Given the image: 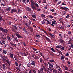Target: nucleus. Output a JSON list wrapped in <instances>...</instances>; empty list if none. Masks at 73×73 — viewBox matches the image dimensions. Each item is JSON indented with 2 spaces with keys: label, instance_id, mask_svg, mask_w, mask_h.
Masks as SVG:
<instances>
[{
  "label": "nucleus",
  "instance_id": "obj_1",
  "mask_svg": "<svg viewBox=\"0 0 73 73\" xmlns=\"http://www.w3.org/2000/svg\"><path fill=\"white\" fill-rule=\"evenodd\" d=\"M17 28V27L14 25L13 26V27L12 28V30L13 31V32H16V29Z\"/></svg>",
  "mask_w": 73,
  "mask_h": 73
},
{
  "label": "nucleus",
  "instance_id": "obj_2",
  "mask_svg": "<svg viewBox=\"0 0 73 73\" xmlns=\"http://www.w3.org/2000/svg\"><path fill=\"white\" fill-rule=\"evenodd\" d=\"M59 41L60 43H63V44L65 43V42L62 39L60 38L59 39Z\"/></svg>",
  "mask_w": 73,
  "mask_h": 73
},
{
  "label": "nucleus",
  "instance_id": "obj_3",
  "mask_svg": "<svg viewBox=\"0 0 73 73\" xmlns=\"http://www.w3.org/2000/svg\"><path fill=\"white\" fill-rule=\"evenodd\" d=\"M2 58L3 59V61H5V62H7V60L8 59V58H7V57L3 56L2 57Z\"/></svg>",
  "mask_w": 73,
  "mask_h": 73
},
{
  "label": "nucleus",
  "instance_id": "obj_4",
  "mask_svg": "<svg viewBox=\"0 0 73 73\" xmlns=\"http://www.w3.org/2000/svg\"><path fill=\"white\" fill-rule=\"evenodd\" d=\"M60 9H64V11H67L68 9H69L67 7H60Z\"/></svg>",
  "mask_w": 73,
  "mask_h": 73
},
{
  "label": "nucleus",
  "instance_id": "obj_5",
  "mask_svg": "<svg viewBox=\"0 0 73 73\" xmlns=\"http://www.w3.org/2000/svg\"><path fill=\"white\" fill-rule=\"evenodd\" d=\"M28 29H29L30 32H33V28L30 27L29 26H28Z\"/></svg>",
  "mask_w": 73,
  "mask_h": 73
},
{
  "label": "nucleus",
  "instance_id": "obj_6",
  "mask_svg": "<svg viewBox=\"0 0 73 73\" xmlns=\"http://www.w3.org/2000/svg\"><path fill=\"white\" fill-rule=\"evenodd\" d=\"M16 36L18 38H21V35H20V34H19L18 33H17L15 34Z\"/></svg>",
  "mask_w": 73,
  "mask_h": 73
},
{
  "label": "nucleus",
  "instance_id": "obj_7",
  "mask_svg": "<svg viewBox=\"0 0 73 73\" xmlns=\"http://www.w3.org/2000/svg\"><path fill=\"white\" fill-rule=\"evenodd\" d=\"M31 65H32L35 66V65H36V63H35V62L33 60L31 62Z\"/></svg>",
  "mask_w": 73,
  "mask_h": 73
},
{
  "label": "nucleus",
  "instance_id": "obj_8",
  "mask_svg": "<svg viewBox=\"0 0 73 73\" xmlns=\"http://www.w3.org/2000/svg\"><path fill=\"white\" fill-rule=\"evenodd\" d=\"M11 13H13V12H17V10H16V9H12L11 10Z\"/></svg>",
  "mask_w": 73,
  "mask_h": 73
},
{
  "label": "nucleus",
  "instance_id": "obj_9",
  "mask_svg": "<svg viewBox=\"0 0 73 73\" xmlns=\"http://www.w3.org/2000/svg\"><path fill=\"white\" fill-rule=\"evenodd\" d=\"M44 37L45 38V39H46L47 41H48V42H49V41H50V39L48 38L46 36H44Z\"/></svg>",
  "mask_w": 73,
  "mask_h": 73
},
{
  "label": "nucleus",
  "instance_id": "obj_10",
  "mask_svg": "<svg viewBox=\"0 0 73 73\" xmlns=\"http://www.w3.org/2000/svg\"><path fill=\"white\" fill-rule=\"evenodd\" d=\"M8 31H9V30L7 29H4L3 30V32H4V33H8Z\"/></svg>",
  "mask_w": 73,
  "mask_h": 73
},
{
  "label": "nucleus",
  "instance_id": "obj_11",
  "mask_svg": "<svg viewBox=\"0 0 73 73\" xmlns=\"http://www.w3.org/2000/svg\"><path fill=\"white\" fill-rule=\"evenodd\" d=\"M31 5H35V2L31 0Z\"/></svg>",
  "mask_w": 73,
  "mask_h": 73
},
{
  "label": "nucleus",
  "instance_id": "obj_12",
  "mask_svg": "<svg viewBox=\"0 0 73 73\" xmlns=\"http://www.w3.org/2000/svg\"><path fill=\"white\" fill-rule=\"evenodd\" d=\"M6 10L7 11H11V7H9L7 8Z\"/></svg>",
  "mask_w": 73,
  "mask_h": 73
},
{
  "label": "nucleus",
  "instance_id": "obj_13",
  "mask_svg": "<svg viewBox=\"0 0 73 73\" xmlns=\"http://www.w3.org/2000/svg\"><path fill=\"white\" fill-rule=\"evenodd\" d=\"M48 35H50V37H54V35H53L52 34L50 33H48Z\"/></svg>",
  "mask_w": 73,
  "mask_h": 73
},
{
  "label": "nucleus",
  "instance_id": "obj_14",
  "mask_svg": "<svg viewBox=\"0 0 73 73\" xmlns=\"http://www.w3.org/2000/svg\"><path fill=\"white\" fill-rule=\"evenodd\" d=\"M49 68H53V64H49Z\"/></svg>",
  "mask_w": 73,
  "mask_h": 73
},
{
  "label": "nucleus",
  "instance_id": "obj_15",
  "mask_svg": "<svg viewBox=\"0 0 73 73\" xmlns=\"http://www.w3.org/2000/svg\"><path fill=\"white\" fill-rule=\"evenodd\" d=\"M15 40L16 41H18V39H17V37H16L15 38H14L13 39V41H15Z\"/></svg>",
  "mask_w": 73,
  "mask_h": 73
},
{
  "label": "nucleus",
  "instance_id": "obj_16",
  "mask_svg": "<svg viewBox=\"0 0 73 73\" xmlns=\"http://www.w3.org/2000/svg\"><path fill=\"white\" fill-rule=\"evenodd\" d=\"M6 62H7L8 64H9V66H10L11 65V62L9 61H7Z\"/></svg>",
  "mask_w": 73,
  "mask_h": 73
},
{
  "label": "nucleus",
  "instance_id": "obj_17",
  "mask_svg": "<svg viewBox=\"0 0 73 73\" xmlns=\"http://www.w3.org/2000/svg\"><path fill=\"white\" fill-rule=\"evenodd\" d=\"M26 9L27 10V11H31V9H30V8L27 7V8H26Z\"/></svg>",
  "mask_w": 73,
  "mask_h": 73
},
{
  "label": "nucleus",
  "instance_id": "obj_18",
  "mask_svg": "<svg viewBox=\"0 0 73 73\" xmlns=\"http://www.w3.org/2000/svg\"><path fill=\"white\" fill-rule=\"evenodd\" d=\"M2 42L3 45L5 44V40L3 39L2 40Z\"/></svg>",
  "mask_w": 73,
  "mask_h": 73
},
{
  "label": "nucleus",
  "instance_id": "obj_19",
  "mask_svg": "<svg viewBox=\"0 0 73 73\" xmlns=\"http://www.w3.org/2000/svg\"><path fill=\"white\" fill-rule=\"evenodd\" d=\"M10 56L11 58H13V54L10 53Z\"/></svg>",
  "mask_w": 73,
  "mask_h": 73
},
{
  "label": "nucleus",
  "instance_id": "obj_20",
  "mask_svg": "<svg viewBox=\"0 0 73 73\" xmlns=\"http://www.w3.org/2000/svg\"><path fill=\"white\" fill-rule=\"evenodd\" d=\"M64 68L65 69V70H67V71H69V69L66 66H63Z\"/></svg>",
  "mask_w": 73,
  "mask_h": 73
},
{
  "label": "nucleus",
  "instance_id": "obj_21",
  "mask_svg": "<svg viewBox=\"0 0 73 73\" xmlns=\"http://www.w3.org/2000/svg\"><path fill=\"white\" fill-rule=\"evenodd\" d=\"M4 29H3V28L0 27V31H1L2 32H3Z\"/></svg>",
  "mask_w": 73,
  "mask_h": 73
},
{
  "label": "nucleus",
  "instance_id": "obj_22",
  "mask_svg": "<svg viewBox=\"0 0 73 73\" xmlns=\"http://www.w3.org/2000/svg\"><path fill=\"white\" fill-rule=\"evenodd\" d=\"M2 69H5V64H3L2 65Z\"/></svg>",
  "mask_w": 73,
  "mask_h": 73
},
{
  "label": "nucleus",
  "instance_id": "obj_23",
  "mask_svg": "<svg viewBox=\"0 0 73 73\" xmlns=\"http://www.w3.org/2000/svg\"><path fill=\"white\" fill-rule=\"evenodd\" d=\"M7 53V51H6V50H3V53L4 54H6Z\"/></svg>",
  "mask_w": 73,
  "mask_h": 73
},
{
  "label": "nucleus",
  "instance_id": "obj_24",
  "mask_svg": "<svg viewBox=\"0 0 73 73\" xmlns=\"http://www.w3.org/2000/svg\"><path fill=\"white\" fill-rule=\"evenodd\" d=\"M34 5H31L30 6V7H31V8H32L33 9H35V6H34Z\"/></svg>",
  "mask_w": 73,
  "mask_h": 73
},
{
  "label": "nucleus",
  "instance_id": "obj_25",
  "mask_svg": "<svg viewBox=\"0 0 73 73\" xmlns=\"http://www.w3.org/2000/svg\"><path fill=\"white\" fill-rule=\"evenodd\" d=\"M66 11H62V15H65L66 14Z\"/></svg>",
  "mask_w": 73,
  "mask_h": 73
},
{
  "label": "nucleus",
  "instance_id": "obj_26",
  "mask_svg": "<svg viewBox=\"0 0 73 73\" xmlns=\"http://www.w3.org/2000/svg\"><path fill=\"white\" fill-rule=\"evenodd\" d=\"M31 64L29 63H28L27 64V67H29V68L30 67H31Z\"/></svg>",
  "mask_w": 73,
  "mask_h": 73
},
{
  "label": "nucleus",
  "instance_id": "obj_27",
  "mask_svg": "<svg viewBox=\"0 0 73 73\" xmlns=\"http://www.w3.org/2000/svg\"><path fill=\"white\" fill-rule=\"evenodd\" d=\"M32 17H33V18H36V17H37L36 16V15L34 14L32 15Z\"/></svg>",
  "mask_w": 73,
  "mask_h": 73
},
{
  "label": "nucleus",
  "instance_id": "obj_28",
  "mask_svg": "<svg viewBox=\"0 0 73 73\" xmlns=\"http://www.w3.org/2000/svg\"><path fill=\"white\" fill-rule=\"evenodd\" d=\"M49 53L50 55H51V56H54V54H53V52H49Z\"/></svg>",
  "mask_w": 73,
  "mask_h": 73
},
{
  "label": "nucleus",
  "instance_id": "obj_29",
  "mask_svg": "<svg viewBox=\"0 0 73 73\" xmlns=\"http://www.w3.org/2000/svg\"><path fill=\"white\" fill-rule=\"evenodd\" d=\"M46 24V23L45 22V21H42V24H44L45 25H47V24Z\"/></svg>",
  "mask_w": 73,
  "mask_h": 73
},
{
  "label": "nucleus",
  "instance_id": "obj_30",
  "mask_svg": "<svg viewBox=\"0 0 73 73\" xmlns=\"http://www.w3.org/2000/svg\"><path fill=\"white\" fill-rule=\"evenodd\" d=\"M49 61L50 62H54V60H50Z\"/></svg>",
  "mask_w": 73,
  "mask_h": 73
},
{
  "label": "nucleus",
  "instance_id": "obj_31",
  "mask_svg": "<svg viewBox=\"0 0 73 73\" xmlns=\"http://www.w3.org/2000/svg\"><path fill=\"white\" fill-rule=\"evenodd\" d=\"M58 70L60 72H61V73H63V72H62V70L61 69V68H59Z\"/></svg>",
  "mask_w": 73,
  "mask_h": 73
},
{
  "label": "nucleus",
  "instance_id": "obj_32",
  "mask_svg": "<svg viewBox=\"0 0 73 73\" xmlns=\"http://www.w3.org/2000/svg\"><path fill=\"white\" fill-rule=\"evenodd\" d=\"M35 58H36V59H38V60L39 59V58H38V57L36 55H35Z\"/></svg>",
  "mask_w": 73,
  "mask_h": 73
},
{
  "label": "nucleus",
  "instance_id": "obj_33",
  "mask_svg": "<svg viewBox=\"0 0 73 73\" xmlns=\"http://www.w3.org/2000/svg\"><path fill=\"white\" fill-rule=\"evenodd\" d=\"M21 44H23L24 46H26V44L25 43V42L23 43L22 42Z\"/></svg>",
  "mask_w": 73,
  "mask_h": 73
},
{
  "label": "nucleus",
  "instance_id": "obj_34",
  "mask_svg": "<svg viewBox=\"0 0 73 73\" xmlns=\"http://www.w3.org/2000/svg\"><path fill=\"white\" fill-rule=\"evenodd\" d=\"M60 29H64V27L63 26H62L60 28Z\"/></svg>",
  "mask_w": 73,
  "mask_h": 73
},
{
  "label": "nucleus",
  "instance_id": "obj_35",
  "mask_svg": "<svg viewBox=\"0 0 73 73\" xmlns=\"http://www.w3.org/2000/svg\"><path fill=\"white\" fill-rule=\"evenodd\" d=\"M51 50L52 51V52H55V50H54L53 48H51Z\"/></svg>",
  "mask_w": 73,
  "mask_h": 73
},
{
  "label": "nucleus",
  "instance_id": "obj_36",
  "mask_svg": "<svg viewBox=\"0 0 73 73\" xmlns=\"http://www.w3.org/2000/svg\"><path fill=\"white\" fill-rule=\"evenodd\" d=\"M41 16L42 17H45V15L44 14H41Z\"/></svg>",
  "mask_w": 73,
  "mask_h": 73
},
{
  "label": "nucleus",
  "instance_id": "obj_37",
  "mask_svg": "<svg viewBox=\"0 0 73 73\" xmlns=\"http://www.w3.org/2000/svg\"><path fill=\"white\" fill-rule=\"evenodd\" d=\"M20 54H21L22 55V56H24L25 53H24V52H21Z\"/></svg>",
  "mask_w": 73,
  "mask_h": 73
},
{
  "label": "nucleus",
  "instance_id": "obj_38",
  "mask_svg": "<svg viewBox=\"0 0 73 73\" xmlns=\"http://www.w3.org/2000/svg\"><path fill=\"white\" fill-rule=\"evenodd\" d=\"M33 49L34 50V51H37V49L35 48L34 47H33Z\"/></svg>",
  "mask_w": 73,
  "mask_h": 73
},
{
  "label": "nucleus",
  "instance_id": "obj_39",
  "mask_svg": "<svg viewBox=\"0 0 73 73\" xmlns=\"http://www.w3.org/2000/svg\"><path fill=\"white\" fill-rule=\"evenodd\" d=\"M42 30L44 32V33H46V34L47 35H48V33H46V31L44 30L43 29H42Z\"/></svg>",
  "mask_w": 73,
  "mask_h": 73
},
{
  "label": "nucleus",
  "instance_id": "obj_40",
  "mask_svg": "<svg viewBox=\"0 0 73 73\" xmlns=\"http://www.w3.org/2000/svg\"><path fill=\"white\" fill-rule=\"evenodd\" d=\"M25 25H26V26H27V27H28V23H25Z\"/></svg>",
  "mask_w": 73,
  "mask_h": 73
},
{
  "label": "nucleus",
  "instance_id": "obj_41",
  "mask_svg": "<svg viewBox=\"0 0 73 73\" xmlns=\"http://www.w3.org/2000/svg\"><path fill=\"white\" fill-rule=\"evenodd\" d=\"M35 6L36 7H38L39 6H38V5L37 3H35Z\"/></svg>",
  "mask_w": 73,
  "mask_h": 73
},
{
  "label": "nucleus",
  "instance_id": "obj_42",
  "mask_svg": "<svg viewBox=\"0 0 73 73\" xmlns=\"http://www.w3.org/2000/svg\"><path fill=\"white\" fill-rule=\"evenodd\" d=\"M14 58H15V60H16V61H17L18 60H17V57H16V56H15L14 57Z\"/></svg>",
  "mask_w": 73,
  "mask_h": 73
},
{
  "label": "nucleus",
  "instance_id": "obj_43",
  "mask_svg": "<svg viewBox=\"0 0 73 73\" xmlns=\"http://www.w3.org/2000/svg\"><path fill=\"white\" fill-rule=\"evenodd\" d=\"M62 3V2L61 1H59L58 2V3H57V5H58L59 4H60L61 3Z\"/></svg>",
  "mask_w": 73,
  "mask_h": 73
},
{
  "label": "nucleus",
  "instance_id": "obj_44",
  "mask_svg": "<svg viewBox=\"0 0 73 73\" xmlns=\"http://www.w3.org/2000/svg\"><path fill=\"white\" fill-rule=\"evenodd\" d=\"M16 69H17V70H19V71H21V70H20V68H19L18 67H16Z\"/></svg>",
  "mask_w": 73,
  "mask_h": 73
},
{
  "label": "nucleus",
  "instance_id": "obj_45",
  "mask_svg": "<svg viewBox=\"0 0 73 73\" xmlns=\"http://www.w3.org/2000/svg\"><path fill=\"white\" fill-rule=\"evenodd\" d=\"M15 64L16 66H17L19 65V64H18V63L17 62H15Z\"/></svg>",
  "mask_w": 73,
  "mask_h": 73
},
{
  "label": "nucleus",
  "instance_id": "obj_46",
  "mask_svg": "<svg viewBox=\"0 0 73 73\" xmlns=\"http://www.w3.org/2000/svg\"><path fill=\"white\" fill-rule=\"evenodd\" d=\"M27 29H25V28H23V31L24 32H25L26 31H27Z\"/></svg>",
  "mask_w": 73,
  "mask_h": 73
},
{
  "label": "nucleus",
  "instance_id": "obj_47",
  "mask_svg": "<svg viewBox=\"0 0 73 73\" xmlns=\"http://www.w3.org/2000/svg\"><path fill=\"white\" fill-rule=\"evenodd\" d=\"M23 19H25L26 18H27V17H26L25 16H23Z\"/></svg>",
  "mask_w": 73,
  "mask_h": 73
},
{
  "label": "nucleus",
  "instance_id": "obj_48",
  "mask_svg": "<svg viewBox=\"0 0 73 73\" xmlns=\"http://www.w3.org/2000/svg\"><path fill=\"white\" fill-rule=\"evenodd\" d=\"M68 44H71V40H70L68 42Z\"/></svg>",
  "mask_w": 73,
  "mask_h": 73
},
{
  "label": "nucleus",
  "instance_id": "obj_49",
  "mask_svg": "<svg viewBox=\"0 0 73 73\" xmlns=\"http://www.w3.org/2000/svg\"><path fill=\"white\" fill-rule=\"evenodd\" d=\"M32 70L34 73H36V71H35L33 70Z\"/></svg>",
  "mask_w": 73,
  "mask_h": 73
},
{
  "label": "nucleus",
  "instance_id": "obj_50",
  "mask_svg": "<svg viewBox=\"0 0 73 73\" xmlns=\"http://www.w3.org/2000/svg\"><path fill=\"white\" fill-rule=\"evenodd\" d=\"M11 23H12V22L11 21L8 22V24L9 25H11Z\"/></svg>",
  "mask_w": 73,
  "mask_h": 73
},
{
  "label": "nucleus",
  "instance_id": "obj_51",
  "mask_svg": "<svg viewBox=\"0 0 73 73\" xmlns=\"http://www.w3.org/2000/svg\"><path fill=\"white\" fill-rule=\"evenodd\" d=\"M50 18H51V19H53V16L50 15L49 16Z\"/></svg>",
  "mask_w": 73,
  "mask_h": 73
},
{
  "label": "nucleus",
  "instance_id": "obj_52",
  "mask_svg": "<svg viewBox=\"0 0 73 73\" xmlns=\"http://www.w3.org/2000/svg\"><path fill=\"white\" fill-rule=\"evenodd\" d=\"M69 17H70V16L69 15H68L66 17L67 19H69Z\"/></svg>",
  "mask_w": 73,
  "mask_h": 73
},
{
  "label": "nucleus",
  "instance_id": "obj_53",
  "mask_svg": "<svg viewBox=\"0 0 73 73\" xmlns=\"http://www.w3.org/2000/svg\"><path fill=\"white\" fill-rule=\"evenodd\" d=\"M36 37H37L38 38H40V35L38 34L36 35Z\"/></svg>",
  "mask_w": 73,
  "mask_h": 73
},
{
  "label": "nucleus",
  "instance_id": "obj_54",
  "mask_svg": "<svg viewBox=\"0 0 73 73\" xmlns=\"http://www.w3.org/2000/svg\"><path fill=\"white\" fill-rule=\"evenodd\" d=\"M43 70H44V68H42L40 69V72H43Z\"/></svg>",
  "mask_w": 73,
  "mask_h": 73
},
{
  "label": "nucleus",
  "instance_id": "obj_55",
  "mask_svg": "<svg viewBox=\"0 0 73 73\" xmlns=\"http://www.w3.org/2000/svg\"><path fill=\"white\" fill-rule=\"evenodd\" d=\"M53 72H54V73H57V71H56V70H53Z\"/></svg>",
  "mask_w": 73,
  "mask_h": 73
},
{
  "label": "nucleus",
  "instance_id": "obj_56",
  "mask_svg": "<svg viewBox=\"0 0 73 73\" xmlns=\"http://www.w3.org/2000/svg\"><path fill=\"white\" fill-rule=\"evenodd\" d=\"M68 34L69 35H71V34H72V33L70 31H69L68 32Z\"/></svg>",
  "mask_w": 73,
  "mask_h": 73
},
{
  "label": "nucleus",
  "instance_id": "obj_57",
  "mask_svg": "<svg viewBox=\"0 0 73 73\" xmlns=\"http://www.w3.org/2000/svg\"><path fill=\"white\" fill-rule=\"evenodd\" d=\"M56 48H60V46H59L58 45L56 46Z\"/></svg>",
  "mask_w": 73,
  "mask_h": 73
},
{
  "label": "nucleus",
  "instance_id": "obj_58",
  "mask_svg": "<svg viewBox=\"0 0 73 73\" xmlns=\"http://www.w3.org/2000/svg\"><path fill=\"white\" fill-rule=\"evenodd\" d=\"M61 49L62 50H65V48L64 47H62Z\"/></svg>",
  "mask_w": 73,
  "mask_h": 73
},
{
  "label": "nucleus",
  "instance_id": "obj_59",
  "mask_svg": "<svg viewBox=\"0 0 73 73\" xmlns=\"http://www.w3.org/2000/svg\"><path fill=\"white\" fill-rule=\"evenodd\" d=\"M40 62H42V60L40 58L39 60Z\"/></svg>",
  "mask_w": 73,
  "mask_h": 73
},
{
  "label": "nucleus",
  "instance_id": "obj_60",
  "mask_svg": "<svg viewBox=\"0 0 73 73\" xmlns=\"http://www.w3.org/2000/svg\"><path fill=\"white\" fill-rule=\"evenodd\" d=\"M1 6H5V4L3 3H1Z\"/></svg>",
  "mask_w": 73,
  "mask_h": 73
},
{
  "label": "nucleus",
  "instance_id": "obj_61",
  "mask_svg": "<svg viewBox=\"0 0 73 73\" xmlns=\"http://www.w3.org/2000/svg\"><path fill=\"white\" fill-rule=\"evenodd\" d=\"M67 64H70V62L69 61H67Z\"/></svg>",
  "mask_w": 73,
  "mask_h": 73
},
{
  "label": "nucleus",
  "instance_id": "obj_62",
  "mask_svg": "<svg viewBox=\"0 0 73 73\" xmlns=\"http://www.w3.org/2000/svg\"><path fill=\"white\" fill-rule=\"evenodd\" d=\"M7 38L8 40H10V36H8L7 37Z\"/></svg>",
  "mask_w": 73,
  "mask_h": 73
},
{
  "label": "nucleus",
  "instance_id": "obj_63",
  "mask_svg": "<svg viewBox=\"0 0 73 73\" xmlns=\"http://www.w3.org/2000/svg\"><path fill=\"white\" fill-rule=\"evenodd\" d=\"M28 55V54H26L25 53L24 54V56H27Z\"/></svg>",
  "mask_w": 73,
  "mask_h": 73
},
{
  "label": "nucleus",
  "instance_id": "obj_64",
  "mask_svg": "<svg viewBox=\"0 0 73 73\" xmlns=\"http://www.w3.org/2000/svg\"><path fill=\"white\" fill-rule=\"evenodd\" d=\"M71 48H73V44H71Z\"/></svg>",
  "mask_w": 73,
  "mask_h": 73
}]
</instances>
